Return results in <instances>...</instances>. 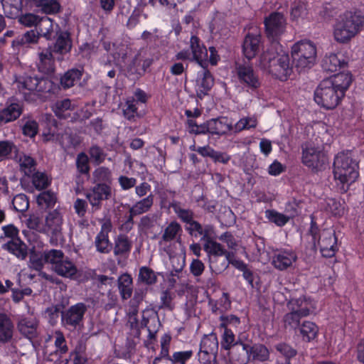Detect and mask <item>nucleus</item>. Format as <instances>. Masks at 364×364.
Masks as SVG:
<instances>
[{
    "label": "nucleus",
    "mask_w": 364,
    "mask_h": 364,
    "mask_svg": "<svg viewBox=\"0 0 364 364\" xmlns=\"http://www.w3.org/2000/svg\"><path fill=\"white\" fill-rule=\"evenodd\" d=\"M86 311L87 306L82 302L70 306L61 313L62 325L68 329H76L82 325Z\"/></svg>",
    "instance_id": "11"
},
{
    "label": "nucleus",
    "mask_w": 364,
    "mask_h": 364,
    "mask_svg": "<svg viewBox=\"0 0 364 364\" xmlns=\"http://www.w3.org/2000/svg\"><path fill=\"white\" fill-rule=\"evenodd\" d=\"M250 359L252 358L253 360L264 362L269 358V351L268 348L263 344L250 345L249 347Z\"/></svg>",
    "instance_id": "43"
},
{
    "label": "nucleus",
    "mask_w": 364,
    "mask_h": 364,
    "mask_svg": "<svg viewBox=\"0 0 364 364\" xmlns=\"http://www.w3.org/2000/svg\"><path fill=\"white\" fill-rule=\"evenodd\" d=\"M192 350L173 352L169 364H186L193 356Z\"/></svg>",
    "instance_id": "54"
},
{
    "label": "nucleus",
    "mask_w": 364,
    "mask_h": 364,
    "mask_svg": "<svg viewBox=\"0 0 364 364\" xmlns=\"http://www.w3.org/2000/svg\"><path fill=\"white\" fill-rule=\"evenodd\" d=\"M55 53L48 46L38 53V68L40 72L50 73L55 70Z\"/></svg>",
    "instance_id": "24"
},
{
    "label": "nucleus",
    "mask_w": 364,
    "mask_h": 364,
    "mask_svg": "<svg viewBox=\"0 0 364 364\" xmlns=\"http://www.w3.org/2000/svg\"><path fill=\"white\" fill-rule=\"evenodd\" d=\"M37 87L35 94L44 97H47L46 94L57 93L60 89L59 85L47 77H38Z\"/></svg>",
    "instance_id": "37"
},
{
    "label": "nucleus",
    "mask_w": 364,
    "mask_h": 364,
    "mask_svg": "<svg viewBox=\"0 0 364 364\" xmlns=\"http://www.w3.org/2000/svg\"><path fill=\"white\" fill-rule=\"evenodd\" d=\"M12 205L16 212H25L29 207L27 196L23 193L16 195L12 200Z\"/></svg>",
    "instance_id": "63"
},
{
    "label": "nucleus",
    "mask_w": 364,
    "mask_h": 364,
    "mask_svg": "<svg viewBox=\"0 0 364 364\" xmlns=\"http://www.w3.org/2000/svg\"><path fill=\"white\" fill-rule=\"evenodd\" d=\"M291 57L296 67L311 68L315 63L316 47L310 41H301L291 47Z\"/></svg>",
    "instance_id": "6"
},
{
    "label": "nucleus",
    "mask_w": 364,
    "mask_h": 364,
    "mask_svg": "<svg viewBox=\"0 0 364 364\" xmlns=\"http://www.w3.org/2000/svg\"><path fill=\"white\" fill-rule=\"evenodd\" d=\"M350 73H339L322 80L314 91V100L326 109L336 108L352 83Z\"/></svg>",
    "instance_id": "1"
},
{
    "label": "nucleus",
    "mask_w": 364,
    "mask_h": 364,
    "mask_svg": "<svg viewBox=\"0 0 364 364\" xmlns=\"http://www.w3.org/2000/svg\"><path fill=\"white\" fill-rule=\"evenodd\" d=\"M20 166L26 176H31L36 172V162L31 156H25L21 159Z\"/></svg>",
    "instance_id": "60"
},
{
    "label": "nucleus",
    "mask_w": 364,
    "mask_h": 364,
    "mask_svg": "<svg viewBox=\"0 0 364 364\" xmlns=\"http://www.w3.org/2000/svg\"><path fill=\"white\" fill-rule=\"evenodd\" d=\"M38 321L33 318H23L18 323L19 332L29 340H32L38 337Z\"/></svg>",
    "instance_id": "31"
},
{
    "label": "nucleus",
    "mask_w": 364,
    "mask_h": 364,
    "mask_svg": "<svg viewBox=\"0 0 364 364\" xmlns=\"http://www.w3.org/2000/svg\"><path fill=\"white\" fill-rule=\"evenodd\" d=\"M176 191L171 189H162L159 191L160 205L161 208H172L175 214L178 217L186 208L181 207V203L176 200Z\"/></svg>",
    "instance_id": "17"
},
{
    "label": "nucleus",
    "mask_w": 364,
    "mask_h": 364,
    "mask_svg": "<svg viewBox=\"0 0 364 364\" xmlns=\"http://www.w3.org/2000/svg\"><path fill=\"white\" fill-rule=\"evenodd\" d=\"M207 121L210 134L212 136L217 135L221 136L232 129V126L229 123L228 118L226 117L212 118Z\"/></svg>",
    "instance_id": "27"
},
{
    "label": "nucleus",
    "mask_w": 364,
    "mask_h": 364,
    "mask_svg": "<svg viewBox=\"0 0 364 364\" xmlns=\"http://www.w3.org/2000/svg\"><path fill=\"white\" fill-rule=\"evenodd\" d=\"M31 176L32 183L37 190L45 189L50 184V180L44 172L36 171Z\"/></svg>",
    "instance_id": "55"
},
{
    "label": "nucleus",
    "mask_w": 364,
    "mask_h": 364,
    "mask_svg": "<svg viewBox=\"0 0 364 364\" xmlns=\"http://www.w3.org/2000/svg\"><path fill=\"white\" fill-rule=\"evenodd\" d=\"M14 325L10 318L0 313V342H9L13 337Z\"/></svg>",
    "instance_id": "39"
},
{
    "label": "nucleus",
    "mask_w": 364,
    "mask_h": 364,
    "mask_svg": "<svg viewBox=\"0 0 364 364\" xmlns=\"http://www.w3.org/2000/svg\"><path fill=\"white\" fill-rule=\"evenodd\" d=\"M190 48L192 53V59L201 68H205L208 65V50L201 43L200 39L196 36H192L190 39Z\"/></svg>",
    "instance_id": "18"
},
{
    "label": "nucleus",
    "mask_w": 364,
    "mask_h": 364,
    "mask_svg": "<svg viewBox=\"0 0 364 364\" xmlns=\"http://www.w3.org/2000/svg\"><path fill=\"white\" fill-rule=\"evenodd\" d=\"M196 201L207 213H214L216 211L218 202L215 200H209L204 195H201Z\"/></svg>",
    "instance_id": "61"
},
{
    "label": "nucleus",
    "mask_w": 364,
    "mask_h": 364,
    "mask_svg": "<svg viewBox=\"0 0 364 364\" xmlns=\"http://www.w3.org/2000/svg\"><path fill=\"white\" fill-rule=\"evenodd\" d=\"M358 163L353 159L350 151L339 152L334 158L333 175L336 180L341 184V189L347 192L349 185L356 181L359 176Z\"/></svg>",
    "instance_id": "3"
},
{
    "label": "nucleus",
    "mask_w": 364,
    "mask_h": 364,
    "mask_svg": "<svg viewBox=\"0 0 364 364\" xmlns=\"http://www.w3.org/2000/svg\"><path fill=\"white\" fill-rule=\"evenodd\" d=\"M159 59L151 48L140 50L127 66V72L130 76L136 79L143 77L150 72L153 63Z\"/></svg>",
    "instance_id": "7"
},
{
    "label": "nucleus",
    "mask_w": 364,
    "mask_h": 364,
    "mask_svg": "<svg viewBox=\"0 0 364 364\" xmlns=\"http://www.w3.org/2000/svg\"><path fill=\"white\" fill-rule=\"evenodd\" d=\"M139 280L147 285H151L156 282L157 277L153 269L144 266L139 269Z\"/></svg>",
    "instance_id": "56"
},
{
    "label": "nucleus",
    "mask_w": 364,
    "mask_h": 364,
    "mask_svg": "<svg viewBox=\"0 0 364 364\" xmlns=\"http://www.w3.org/2000/svg\"><path fill=\"white\" fill-rule=\"evenodd\" d=\"M364 16L356 12L345 11L339 16L333 28V37L340 43H348L362 29Z\"/></svg>",
    "instance_id": "4"
},
{
    "label": "nucleus",
    "mask_w": 364,
    "mask_h": 364,
    "mask_svg": "<svg viewBox=\"0 0 364 364\" xmlns=\"http://www.w3.org/2000/svg\"><path fill=\"white\" fill-rule=\"evenodd\" d=\"M1 248L19 260H24L28 256V246L21 238L9 240L1 245Z\"/></svg>",
    "instance_id": "26"
},
{
    "label": "nucleus",
    "mask_w": 364,
    "mask_h": 364,
    "mask_svg": "<svg viewBox=\"0 0 364 364\" xmlns=\"http://www.w3.org/2000/svg\"><path fill=\"white\" fill-rule=\"evenodd\" d=\"M44 257L46 264H50L53 270H54V267L58 264L65 257L61 250L51 249L44 250Z\"/></svg>",
    "instance_id": "51"
},
{
    "label": "nucleus",
    "mask_w": 364,
    "mask_h": 364,
    "mask_svg": "<svg viewBox=\"0 0 364 364\" xmlns=\"http://www.w3.org/2000/svg\"><path fill=\"white\" fill-rule=\"evenodd\" d=\"M182 231L181 225L176 221H171L165 228L162 235L163 240L169 242L175 239L177 234Z\"/></svg>",
    "instance_id": "58"
},
{
    "label": "nucleus",
    "mask_w": 364,
    "mask_h": 364,
    "mask_svg": "<svg viewBox=\"0 0 364 364\" xmlns=\"http://www.w3.org/2000/svg\"><path fill=\"white\" fill-rule=\"evenodd\" d=\"M53 271L58 275L70 279H75L77 273V267L67 257L54 267Z\"/></svg>",
    "instance_id": "32"
},
{
    "label": "nucleus",
    "mask_w": 364,
    "mask_h": 364,
    "mask_svg": "<svg viewBox=\"0 0 364 364\" xmlns=\"http://www.w3.org/2000/svg\"><path fill=\"white\" fill-rule=\"evenodd\" d=\"M318 245L321 255L326 258L334 257L338 250L337 237L332 229H323L319 234Z\"/></svg>",
    "instance_id": "13"
},
{
    "label": "nucleus",
    "mask_w": 364,
    "mask_h": 364,
    "mask_svg": "<svg viewBox=\"0 0 364 364\" xmlns=\"http://www.w3.org/2000/svg\"><path fill=\"white\" fill-rule=\"evenodd\" d=\"M112 228V223L109 220L105 222L95 237V246L96 250L100 253L108 254L113 248L112 243L109 239V233L111 232Z\"/></svg>",
    "instance_id": "16"
},
{
    "label": "nucleus",
    "mask_w": 364,
    "mask_h": 364,
    "mask_svg": "<svg viewBox=\"0 0 364 364\" xmlns=\"http://www.w3.org/2000/svg\"><path fill=\"white\" fill-rule=\"evenodd\" d=\"M257 126V120L255 117H247L241 118L235 124V129L237 132H242L243 130H249L255 129Z\"/></svg>",
    "instance_id": "62"
},
{
    "label": "nucleus",
    "mask_w": 364,
    "mask_h": 364,
    "mask_svg": "<svg viewBox=\"0 0 364 364\" xmlns=\"http://www.w3.org/2000/svg\"><path fill=\"white\" fill-rule=\"evenodd\" d=\"M194 212L190 208H186L178 218L186 225L185 229L191 236L198 237L202 234L203 226L194 220Z\"/></svg>",
    "instance_id": "20"
},
{
    "label": "nucleus",
    "mask_w": 364,
    "mask_h": 364,
    "mask_svg": "<svg viewBox=\"0 0 364 364\" xmlns=\"http://www.w3.org/2000/svg\"><path fill=\"white\" fill-rule=\"evenodd\" d=\"M35 31L39 38L43 36L48 41L51 40L53 37V20L46 16L40 17Z\"/></svg>",
    "instance_id": "38"
},
{
    "label": "nucleus",
    "mask_w": 364,
    "mask_h": 364,
    "mask_svg": "<svg viewBox=\"0 0 364 364\" xmlns=\"http://www.w3.org/2000/svg\"><path fill=\"white\" fill-rule=\"evenodd\" d=\"M235 72L238 82L247 91H256L260 87L259 75L252 65L236 63Z\"/></svg>",
    "instance_id": "8"
},
{
    "label": "nucleus",
    "mask_w": 364,
    "mask_h": 364,
    "mask_svg": "<svg viewBox=\"0 0 364 364\" xmlns=\"http://www.w3.org/2000/svg\"><path fill=\"white\" fill-rule=\"evenodd\" d=\"M112 195V186L105 184H94V186L86 194V198L91 205L92 210L97 211L102 208V201L109 200Z\"/></svg>",
    "instance_id": "12"
},
{
    "label": "nucleus",
    "mask_w": 364,
    "mask_h": 364,
    "mask_svg": "<svg viewBox=\"0 0 364 364\" xmlns=\"http://www.w3.org/2000/svg\"><path fill=\"white\" fill-rule=\"evenodd\" d=\"M203 250L209 257L210 268L214 272L215 267L218 264V260H220L221 257L224 255L225 247L215 241L210 245H204Z\"/></svg>",
    "instance_id": "30"
},
{
    "label": "nucleus",
    "mask_w": 364,
    "mask_h": 364,
    "mask_svg": "<svg viewBox=\"0 0 364 364\" xmlns=\"http://www.w3.org/2000/svg\"><path fill=\"white\" fill-rule=\"evenodd\" d=\"M93 184H105L112 186V173L108 167L100 166L92 173Z\"/></svg>",
    "instance_id": "40"
},
{
    "label": "nucleus",
    "mask_w": 364,
    "mask_h": 364,
    "mask_svg": "<svg viewBox=\"0 0 364 364\" xmlns=\"http://www.w3.org/2000/svg\"><path fill=\"white\" fill-rule=\"evenodd\" d=\"M39 38L36 31L31 29L15 38L12 41L11 46L17 50L31 48L32 45L38 43Z\"/></svg>",
    "instance_id": "28"
},
{
    "label": "nucleus",
    "mask_w": 364,
    "mask_h": 364,
    "mask_svg": "<svg viewBox=\"0 0 364 364\" xmlns=\"http://www.w3.org/2000/svg\"><path fill=\"white\" fill-rule=\"evenodd\" d=\"M202 78L200 82V87L203 88V95H206L210 91L213 85L214 79L210 73L208 69V67L203 68Z\"/></svg>",
    "instance_id": "59"
},
{
    "label": "nucleus",
    "mask_w": 364,
    "mask_h": 364,
    "mask_svg": "<svg viewBox=\"0 0 364 364\" xmlns=\"http://www.w3.org/2000/svg\"><path fill=\"white\" fill-rule=\"evenodd\" d=\"M220 321L218 328L221 330L232 329L231 327L237 328L241 323L240 318L233 314L221 315L219 318Z\"/></svg>",
    "instance_id": "53"
},
{
    "label": "nucleus",
    "mask_w": 364,
    "mask_h": 364,
    "mask_svg": "<svg viewBox=\"0 0 364 364\" xmlns=\"http://www.w3.org/2000/svg\"><path fill=\"white\" fill-rule=\"evenodd\" d=\"M327 161V156L319 146L308 144L302 147L301 162L313 171L321 170Z\"/></svg>",
    "instance_id": "10"
},
{
    "label": "nucleus",
    "mask_w": 364,
    "mask_h": 364,
    "mask_svg": "<svg viewBox=\"0 0 364 364\" xmlns=\"http://www.w3.org/2000/svg\"><path fill=\"white\" fill-rule=\"evenodd\" d=\"M38 77L36 76H31L24 75L20 76L17 80V87L20 92L26 95L28 93H36V88L38 87Z\"/></svg>",
    "instance_id": "34"
},
{
    "label": "nucleus",
    "mask_w": 364,
    "mask_h": 364,
    "mask_svg": "<svg viewBox=\"0 0 364 364\" xmlns=\"http://www.w3.org/2000/svg\"><path fill=\"white\" fill-rule=\"evenodd\" d=\"M265 33L271 42L278 43L286 29V18L282 13L272 12L264 21Z\"/></svg>",
    "instance_id": "9"
},
{
    "label": "nucleus",
    "mask_w": 364,
    "mask_h": 364,
    "mask_svg": "<svg viewBox=\"0 0 364 364\" xmlns=\"http://www.w3.org/2000/svg\"><path fill=\"white\" fill-rule=\"evenodd\" d=\"M308 3L303 0H295L291 6V18L293 21L304 17L307 14Z\"/></svg>",
    "instance_id": "48"
},
{
    "label": "nucleus",
    "mask_w": 364,
    "mask_h": 364,
    "mask_svg": "<svg viewBox=\"0 0 364 364\" xmlns=\"http://www.w3.org/2000/svg\"><path fill=\"white\" fill-rule=\"evenodd\" d=\"M63 217L61 214L57 210H54L49 212L46 215L44 232L53 237H58L61 233Z\"/></svg>",
    "instance_id": "22"
},
{
    "label": "nucleus",
    "mask_w": 364,
    "mask_h": 364,
    "mask_svg": "<svg viewBox=\"0 0 364 364\" xmlns=\"http://www.w3.org/2000/svg\"><path fill=\"white\" fill-rule=\"evenodd\" d=\"M218 347L219 343L216 333L212 332L202 337L200 343L201 349L218 353Z\"/></svg>",
    "instance_id": "46"
},
{
    "label": "nucleus",
    "mask_w": 364,
    "mask_h": 364,
    "mask_svg": "<svg viewBox=\"0 0 364 364\" xmlns=\"http://www.w3.org/2000/svg\"><path fill=\"white\" fill-rule=\"evenodd\" d=\"M259 65L273 77L282 81L287 80L292 72L289 54L282 50L278 51L277 48L273 46L261 55Z\"/></svg>",
    "instance_id": "2"
},
{
    "label": "nucleus",
    "mask_w": 364,
    "mask_h": 364,
    "mask_svg": "<svg viewBox=\"0 0 364 364\" xmlns=\"http://www.w3.org/2000/svg\"><path fill=\"white\" fill-rule=\"evenodd\" d=\"M347 62L341 54L331 53L322 61V68L326 72L333 73L343 68Z\"/></svg>",
    "instance_id": "33"
},
{
    "label": "nucleus",
    "mask_w": 364,
    "mask_h": 364,
    "mask_svg": "<svg viewBox=\"0 0 364 364\" xmlns=\"http://www.w3.org/2000/svg\"><path fill=\"white\" fill-rule=\"evenodd\" d=\"M55 27L57 31L55 32V41L48 47L60 58L58 57V60L61 59L65 55L71 51L73 47V41L70 34L67 31H62L59 26L56 23Z\"/></svg>",
    "instance_id": "14"
},
{
    "label": "nucleus",
    "mask_w": 364,
    "mask_h": 364,
    "mask_svg": "<svg viewBox=\"0 0 364 364\" xmlns=\"http://www.w3.org/2000/svg\"><path fill=\"white\" fill-rule=\"evenodd\" d=\"M275 349L285 358V364H291L290 359L297 354L296 350L286 343L275 345Z\"/></svg>",
    "instance_id": "57"
},
{
    "label": "nucleus",
    "mask_w": 364,
    "mask_h": 364,
    "mask_svg": "<svg viewBox=\"0 0 364 364\" xmlns=\"http://www.w3.org/2000/svg\"><path fill=\"white\" fill-rule=\"evenodd\" d=\"M297 331L302 340L305 342L314 341L318 334V326L315 323L309 321H304Z\"/></svg>",
    "instance_id": "35"
},
{
    "label": "nucleus",
    "mask_w": 364,
    "mask_h": 364,
    "mask_svg": "<svg viewBox=\"0 0 364 364\" xmlns=\"http://www.w3.org/2000/svg\"><path fill=\"white\" fill-rule=\"evenodd\" d=\"M261 36L248 33L243 41L242 53L249 60L253 59L259 53Z\"/></svg>",
    "instance_id": "21"
},
{
    "label": "nucleus",
    "mask_w": 364,
    "mask_h": 364,
    "mask_svg": "<svg viewBox=\"0 0 364 364\" xmlns=\"http://www.w3.org/2000/svg\"><path fill=\"white\" fill-rule=\"evenodd\" d=\"M242 339L239 335L236 336L232 329H226L223 331L220 336V348L221 350H228L233 346L242 342Z\"/></svg>",
    "instance_id": "41"
},
{
    "label": "nucleus",
    "mask_w": 364,
    "mask_h": 364,
    "mask_svg": "<svg viewBox=\"0 0 364 364\" xmlns=\"http://www.w3.org/2000/svg\"><path fill=\"white\" fill-rule=\"evenodd\" d=\"M75 166L77 172L79 174L76 176L75 183L79 187L82 186L84 183V181L81 178V176H85V177L89 178L91 169L89 157L85 152H80L77 155Z\"/></svg>",
    "instance_id": "29"
},
{
    "label": "nucleus",
    "mask_w": 364,
    "mask_h": 364,
    "mask_svg": "<svg viewBox=\"0 0 364 364\" xmlns=\"http://www.w3.org/2000/svg\"><path fill=\"white\" fill-rule=\"evenodd\" d=\"M23 112L22 106L16 101H8L0 111V126L17 119Z\"/></svg>",
    "instance_id": "23"
},
{
    "label": "nucleus",
    "mask_w": 364,
    "mask_h": 364,
    "mask_svg": "<svg viewBox=\"0 0 364 364\" xmlns=\"http://www.w3.org/2000/svg\"><path fill=\"white\" fill-rule=\"evenodd\" d=\"M73 109L70 99L57 101L53 107L55 114L60 119H67L70 117V111Z\"/></svg>",
    "instance_id": "45"
},
{
    "label": "nucleus",
    "mask_w": 364,
    "mask_h": 364,
    "mask_svg": "<svg viewBox=\"0 0 364 364\" xmlns=\"http://www.w3.org/2000/svg\"><path fill=\"white\" fill-rule=\"evenodd\" d=\"M265 217L271 223L279 227L284 226L289 220V217L275 210L268 209L265 210Z\"/></svg>",
    "instance_id": "52"
},
{
    "label": "nucleus",
    "mask_w": 364,
    "mask_h": 364,
    "mask_svg": "<svg viewBox=\"0 0 364 364\" xmlns=\"http://www.w3.org/2000/svg\"><path fill=\"white\" fill-rule=\"evenodd\" d=\"M118 288L122 300H127L132 296L133 292L132 278L125 274L119 280Z\"/></svg>",
    "instance_id": "44"
},
{
    "label": "nucleus",
    "mask_w": 364,
    "mask_h": 364,
    "mask_svg": "<svg viewBox=\"0 0 364 364\" xmlns=\"http://www.w3.org/2000/svg\"><path fill=\"white\" fill-rule=\"evenodd\" d=\"M297 259V254L293 249L281 248L274 252L272 265L278 270L284 271L291 267Z\"/></svg>",
    "instance_id": "15"
},
{
    "label": "nucleus",
    "mask_w": 364,
    "mask_h": 364,
    "mask_svg": "<svg viewBox=\"0 0 364 364\" xmlns=\"http://www.w3.org/2000/svg\"><path fill=\"white\" fill-rule=\"evenodd\" d=\"M326 209L334 216H341L344 213V208L341 202L332 198L327 199Z\"/></svg>",
    "instance_id": "64"
},
{
    "label": "nucleus",
    "mask_w": 364,
    "mask_h": 364,
    "mask_svg": "<svg viewBox=\"0 0 364 364\" xmlns=\"http://www.w3.org/2000/svg\"><path fill=\"white\" fill-rule=\"evenodd\" d=\"M154 196L152 193L148 195L146 198L136 201L129 208L133 215H140L149 211L154 204Z\"/></svg>",
    "instance_id": "42"
},
{
    "label": "nucleus",
    "mask_w": 364,
    "mask_h": 364,
    "mask_svg": "<svg viewBox=\"0 0 364 364\" xmlns=\"http://www.w3.org/2000/svg\"><path fill=\"white\" fill-rule=\"evenodd\" d=\"M291 311L284 316L286 327L296 331L301 325V318L308 316L313 309L312 300L305 296L293 299L289 303Z\"/></svg>",
    "instance_id": "5"
},
{
    "label": "nucleus",
    "mask_w": 364,
    "mask_h": 364,
    "mask_svg": "<svg viewBox=\"0 0 364 364\" xmlns=\"http://www.w3.org/2000/svg\"><path fill=\"white\" fill-rule=\"evenodd\" d=\"M84 73L83 68L68 69L60 78V86L63 90H68L77 85Z\"/></svg>",
    "instance_id": "25"
},
{
    "label": "nucleus",
    "mask_w": 364,
    "mask_h": 364,
    "mask_svg": "<svg viewBox=\"0 0 364 364\" xmlns=\"http://www.w3.org/2000/svg\"><path fill=\"white\" fill-rule=\"evenodd\" d=\"M146 291L142 289H136L134 292V296L130 299L129 302V314H132L134 316L139 313V305L144 301Z\"/></svg>",
    "instance_id": "47"
},
{
    "label": "nucleus",
    "mask_w": 364,
    "mask_h": 364,
    "mask_svg": "<svg viewBox=\"0 0 364 364\" xmlns=\"http://www.w3.org/2000/svg\"><path fill=\"white\" fill-rule=\"evenodd\" d=\"M132 247V242L128 236L119 234L114 240V247L113 248L115 256H128Z\"/></svg>",
    "instance_id": "36"
},
{
    "label": "nucleus",
    "mask_w": 364,
    "mask_h": 364,
    "mask_svg": "<svg viewBox=\"0 0 364 364\" xmlns=\"http://www.w3.org/2000/svg\"><path fill=\"white\" fill-rule=\"evenodd\" d=\"M186 129L189 134L194 135L200 134H210L209 127L208 125V121L203 124H198L194 119H188L186 122Z\"/></svg>",
    "instance_id": "50"
},
{
    "label": "nucleus",
    "mask_w": 364,
    "mask_h": 364,
    "mask_svg": "<svg viewBox=\"0 0 364 364\" xmlns=\"http://www.w3.org/2000/svg\"><path fill=\"white\" fill-rule=\"evenodd\" d=\"M29 263V266L31 269L37 272H41L43 269L44 264H46L44 257V251L32 250L30 252Z\"/></svg>",
    "instance_id": "49"
},
{
    "label": "nucleus",
    "mask_w": 364,
    "mask_h": 364,
    "mask_svg": "<svg viewBox=\"0 0 364 364\" xmlns=\"http://www.w3.org/2000/svg\"><path fill=\"white\" fill-rule=\"evenodd\" d=\"M250 344L242 341L227 350L232 364H247L250 360Z\"/></svg>",
    "instance_id": "19"
}]
</instances>
